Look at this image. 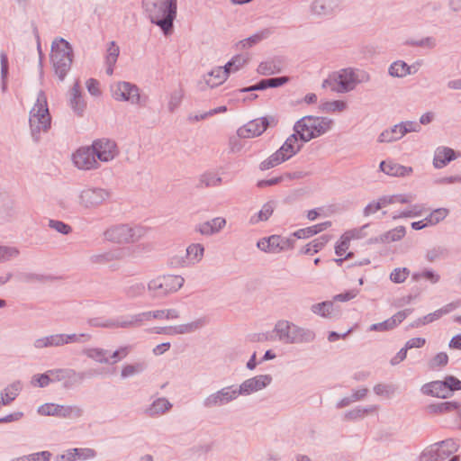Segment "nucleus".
<instances>
[{"label": "nucleus", "instance_id": "a18cd8bd", "mask_svg": "<svg viewBox=\"0 0 461 461\" xmlns=\"http://www.w3.org/2000/svg\"><path fill=\"white\" fill-rule=\"evenodd\" d=\"M406 234V230L403 226H398L394 229H392L383 234H381V239L385 241V243H390L393 241L401 240Z\"/></svg>", "mask_w": 461, "mask_h": 461}, {"label": "nucleus", "instance_id": "0e129e2a", "mask_svg": "<svg viewBox=\"0 0 461 461\" xmlns=\"http://www.w3.org/2000/svg\"><path fill=\"white\" fill-rule=\"evenodd\" d=\"M145 291V285L142 283H134L124 289V293L128 298H135L140 296Z\"/></svg>", "mask_w": 461, "mask_h": 461}, {"label": "nucleus", "instance_id": "4c0bfd02", "mask_svg": "<svg viewBox=\"0 0 461 461\" xmlns=\"http://www.w3.org/2000/svg\"><path fill=\"white\" fill-rule=\"evenodd\" d=\"M402 131L401 129V126L398 124H395L394 126L391 127L390 129L384 130L381 132V134L378 137L379 142H392L398 140L403 137Z\"/></svg>", "mask_w": 461, "mask_h": 461}, {"label": "nucleus", "instance_id": "052dcab7", "mask_svg": "<svg viewBox=\"0 0 461 461\" xmlns=\"http://www.w3.org/2000/svg\"><path fill=\"white\" fill-rule=\"evenodd\" d=\"M32 383L41 388L47 387L50 383H54L50 370L44 374L35 375L32 376Z\"/></svg>", "mask_w": 461, "mask_h": 461}, {"label": "nucleus", "instance_id": "f03ea898", "mask_svg": "<svg viewBox=\"0 0 461 461\" xmlns=\"http://www.w3.org/2000/svg\"><path fill=\"white\" fill-rule=\"evenodd\" d=\"M147 233L145 227L139 224L116 223L103 232L105 241L117 245H129L140 240Z\"/></svg>", "mask_w": 461, "mask_h": 461}, {"label": "nucleus", "instance_id": "cd10ccee", "mask_svg": "<svg viewBox=\"0 0 461 461\" xmlns=\"http://www.w3.org/2000/svg\"><path fill=\"white\" fill-rule=\"evenodd\" d=\"M456 158L454 149L448 147H438L434 153L433 166L438 169L443 168Z\"/></svg>", "mask_w": 461, "mask_h": 461}, {"label": "nucleus", "instance_id": "2f4dec72", "mask_svg": "<svg viewBox=\"0 0 461 461\" xmlns=\"http://www.w3.org/2000/svg\"><path fill=\"white\" fill-rule=\"evenodd\" d=\"M172 408V404L166 398H158L145 411L149 417H155L168 411Z\"/></svg>", "mask_w": 461, "mask_h": 461}, {"label": "nucleus", "instance_id": "39448f33", "mask_svg": "<svg viewBox=\"0 0 461 461\" xmlns=\"http://www.w3.org/2000/svg\"><path fill=\"white\" fill-rule=\"evenodd\" d=\"M333 121L328 117L304 116L294 125V131L299 134L303 142L310 141L329 131Z\"/></svg>", "mask_w": 461, "mask_h": 461}, {"label": "nucleus", "instance_id": "4be33fe9", "mask_svg": "<svg viewBox=\"0 0 461 461\" xmlns=\"http://www.w3.org/2000/svg\"><path fill=\"white\" fill-rule=\"evenodd\" d=\"M125 258L123 249H113L102 253L94 254L89 258L92 264L104 265L112 261L122 260Z\"/></svg>", "mask_w": 461, "mask_h": 461}, {"label": "nucleus", "instance_id": "6e6552de", "mask_svg": "<svg viewBox=\"0 0 461 461\" xmlns=\"http://www.w3.org/2000/svg\"><path fill=\"white\" fill-rule=\"evenodd\" d=\"M185 283L181 276L167 275L160 276L148 284V290L153 298H164L170 294L177 292Z\"/></svg>", "mask_w": 461, "mask_h": 461}, {"label": "nucleus", "instance_id": "2eb2a0df", "mask_svg": "<svg viewBox=\"0 0 461 461\" xmlns=\"http://www.w3.org/2000/svg\"><path fill=\"white\" fill-rule=\"evenodd\" d=\"M238 397L236 385L225 386L205 397L203 401V406L206 409L223 406L236 400Z\"/></svg>", "mask_w": 461, "mask_h": 461}, {"label": "nucleus", "instance_id": "ddd939ff", "mask_svg": "<svg viewBox=\"0 0 461 461\" xmlns=\"http://www.w3.org/2000/svg\"><path fill=\"white\" fill-rule=\"evenodd\" d=\"M204 248L202 244L193 243L185 249L184 256L176 255L170 258L169 263L173 267H188L203 259Z\"/></svg>", "mask_w": 461, "mask_h": 461}, {"label": "nucleus", "instance_id": "f257e3e1", "mask_svg": "<svg viewBox=\"0 0 461 461\" xmlns=\"http://www.w3.org/2000/svg\"><path fill=\"white\" fill-rule=\"evenodd\" d=\"M370 80V75L359 69L351 68L340 69L329 76L322 83V87L330 88L336 93H348L355 89L356 86Z\"/></svg>", "mask_w": 461, "mask_h": 461}, {"label": "nucleus", "instance_id": "c85d7f7f", "mask_svg": "<svg viewBox=\"0 0 461 461\" xmlns=\"http://www.w3.org/2000/svg\"><path fill=\"white\" fill-rule=\"evenodd\" d=\"M380 169L384 174L393 176H404L412 172L411 167H405L392 160L382 161L380 163Z\"/></svg>", "mask_w": 461, "mask_h": 461}, {"label": "nucleus", "instance_id": "603ef678", "mask_svg": "<svg viewBox=\"0 0 461 461\" xmlns=\"http://www.w3.org/2000/svg\"><path fill=\"white\" fill-rule=\"evenodd\" d=\"M448 250L444 247H435L426 253V258L429 262H434L438 259H444L447 258Z\"/></svg>", "mask_w": 461, "mask_h": 461}, {"label": "nucleus", "instance_id": "680f3d73", "mask_svg": "<svg viewBox=\"0 0 461 461\" xmlns=\"http://www.w3.org/2000/svg\"><path fill=\"white\" fill-rule=\"evenodd\" d=\"M87 323L91 327L95 328H107L113 329V319H105L102 317L90 318Z\"/></svg>", "mask_w": 461, "mask_h": 461}, {"label": "nucleus", "instance_id": "13d9d810", "mask_svg": "<svg viewBox=\"0 0 461 461\" xmlns=\"http://www.w3.org/2000/svg\"><path fill=\"white\" fill-rule=\"evenodd\" d=\"M135 314L128 316L127 318L121 317L120 319L113 320V329L117 328H122V329H129V328H134L138 327L139 322L135 321Z\"/></svg>", "mask_w": 461, "mask_h": 461}, {"label": "nucleus", "instance_id": "1a4fd4ad", "mask_svg": "<svg viewBox=\"0 0 461 461\" xmlns=\"http://www.w3.org/2000/svg\"><path fill=\"white\" fill-rule=\"evenodd\" d=\"M111 191L106 188L87 186L77 195L78 205L85 210H96L111 198Z\"/></svg>", "mask_w": 461, "mask_h": 461}, {"label": "nucleus", "instance_id": "c756f323", "mask_svg": "<svg viewBox=\"0 0 461 461\" xmlns=\"http://www.w3.org/2000/svg\"><path fill=\"white\" fill-rule=\"evenodd\" d=\"M298 137L299 134L294 131L278 149L279 153L283 154L287 160L299 152L302 148V145H298V140L300 139Z\"/></svg>", "mask_w": 461, "mask_h": 461}, {"label": "nucleus", "instance_id": "f8f14e48", "mask_svg": "<svg viewBox=\"0 0 461 461\" xmlns=\"http://www.w3.org/2000/svg\"><path fill=\"white\" fill-rule=\"evenodd\" d=\"M344 0H312L309 12L318 18H332L343 10Z\"/></svg>", "mask_w": 461, "mask_h": 461}, {"label": "nucleus", "instance_id": "7c9ffc66", "mask_svg": "<svg viewBox=\"0 0 461 461\" xmlns=\"http://www.w3.org/2000/svg\"><path fill=\"white\" fill-rule=\"evenodd\" d=\"M330 226L331 222L327 221L307 228L299 229L293 232L292 236L296 239H307L327 230Z\"/></svg>", "mask_w": 461, "mask_h": 461}, {"label": "nucleus", "instance_id": "bf43d9fd", "mask_svg": "<svg viewBox=\"0 0 461 461\" xmlns=\"http://www.w3.org/2000/svg\"><path fill=\"white\" fill-rule=\"evenodd\" d=\"M265 38V35L261 33H256L247 39H244L236 45L237 49L239 50H244L247 48H250L253 45L258 43L260 41H262Z\"/></svg>", "mask_w": 461, "mask_h": 461}, {"label": "nucleus", "instance_id": "9d476101", "mask_svg": "<svg viewBox=\"0 0 461 461\" xmlns=\"http://www.w3.org/2000/svg\"><path fill=\"white\" fill-rule=\"evenodd\" d=\"M459 445L453 438L435 443L421 453L420 461H444L457 451Z\"/></svg>", "mask_w": 461, "mask_h": 461}, {"label": "nucleus", "instance_id": "6e6d98bb", "mask_svg": "<svg viewBox=\"0 0 461 461\" xmlns=\"http://www.w3.org/2000/svg\"><path fill=\"white\" fill-rule=\"evenodd\" d=\"M20 251L15 247L0 246V262H6L17 258Z\"/></svg>", "mask_w": 461, "mask_h": 461}, {"label": "nucleus", "instance_id": "f3484780", "mask_svg": "<svg viewBox=\"0 0 461 461\" xmlns=\"http://www.w3.org/2000/svg\"><path fill=\"white\" fill-rule=\"evenodd\" d=\"M50 374L53 382H63L65 388H71L80 384L86 378V373L77 372L72 368L50 369Z\"/></svg>", "mask_w": 461, "mask_h": 461}, {"label": "nucleus", "instance_id": "338daca9", "mask_svg": "<svg viewBox=\"0 0 461 461\" xmlns=\"http://www.w3.org/2000/svg\"><path fill=\"white\" fill-rule=\"evenodd\" d=\"M380 201H381L383 207H385L388 204H392V203H407L410 202V200L404 194L382 196V197H380Z\"/></svg>", "mask_w": 461, "mask_h": 461}, {"label": "nucleus", "instance_id": "a19ab883", "mask_svg": "<svg viewBox=\"0 0 461 461\" xmlns=\"http://www.w3.org/2000/svg\"><path fill=\"white\" fill-rule=\"evenodd\" d=\"M257 71L260 75L270 76L281 72V66L276 60H267L258 65Z\"/></svg>", "mask_w": 461, "mask_h": 461}, {"label": "nucleus", "instance_id": "0eeeda50", "mask_svg": "<svg viewBox=\"0 0 461 461\" xmlns=\"http://www.w3.org/2000/svg\"><path fill=\"white\" fill-rule=\"evenodd\" d=\"M274 332H276L278 339L285 344L309 343L315 339L313 330L298 327L288 321H277Z\"/></svg>", "mask_w": 461, "mask_h": 461}, {"label": "nucleus", "instance_id": "49530a36", "mask_svg": "<svg viewBox=\"0 0 461 461\" xmlns=\"http://www.w3.org/2000/svg\"><path fill=\"white\" fill-rule=\"evenodd\" d=\"M334 304L330 301L315 303L312 306V312L322 317H331Z\"/></svg>", "mask_w": 461, "mask_h": 461}, {"label": "nucleus", "instance_id": "393cba45", "mask_svg": "<svg viewBox=\"0 0 461 461\" xmlns=\"http://www.w3.org/2000/svg\"><path fill=\"white\" fill-rule=\"evenodd\" d=\"M257 247L264 252L278 254L282 252V236L271 235L262 238L257 242Z\"/></svg>", "mask_w": 461, "mask_h": 461}, {"label": "nucleus", "instance_id": "20e7f679", "mask_svg": "<svg viewBox=\"0 0 461 461\" xmlns=\"http://www.w3.org/2000/svg\"><path fill=\"white\" fill-rule=\"evenodd\" d=\"M29 123L32 136L36 142L40 140L41 132H47L50 129L51 116L46 94L42 90L38 93L36 102L30 111Z\"/></svg>", "mask_w": 461, "mask_h": 461}, {"label": "nucleus", "instance_id": "09e8293b", "mask_svg": "<svg viewBox=\"0 0 461 461\" xmlns=\"http://www.w3.org/2000/svg\"><path fill=\"white\" fill-rule=\"evenodd\" d=\"M184 98V90L179 88L177 90L173 91L169 95L167 109L170 113H174L181 104L182 100Z\"/></svg>", "mask_w": 461, "mask_h": 461}, {"label": "nucleus", "instance_id": "72a5a7b5", "mask_svg": "<svg viewBox=\"0 0 461 461\" xmlns=\"http://www.w3.org/2000/svg\"><path fill=\"white\" fill-rule=\"evenodd\" d=\"M105 57L106 74L112 76L113 74V68L117 62V59L120 53L119 46L115 41H111L108 45Z\"/></svg>", "mask_w": 461, "mask_h": 461}, {"label": "nucleus", "instance_id": "7ed1b4c3", "mask_svg": "<svg viewBox=\"0 0 461 461\" xmlns=\"http://www.w3.org/2000/svg\"><path fill=\"white\" fill-rule=\"evenodd\" d=\"M143 7L150 22L160 29H172L176 4L170 0H143Z\"/></svg>", "mask_w": 461, "mask_h": 461}, {"label": "nucleus", "instance_id": "9b49d317", "mask_svg": "<svg viewBox=\"0 0 461 461\" xmlns=\"http://www.w3.org/2000/svg\"><path fill=\"white\" fill-rule=\"evenodd\" d=\"M111 94L114 100L128 102L134 105H144L140 88L132 83L121 81L111 86Z\"/></svg>", "mask_w": 461, "mask_h": 461}, {"label": "nucleus", "instance_id": "ea45409f", "mask_svg": "<svg viewBox=\"0 0 461 461\" xmlns=\"http://www.w3.org/2000/svg\"><path fill=\"white\" fill-rule=\"evenodd\" d=\"M287 159L284 157V155L279 153L277 149L275 153H273L271 156H269L267 159L263 160L259 164V169L262 171L268 170L282 164Z\"/></svg>", "mask_w": 461, "mask_h": 461}, {"label": "nucleus", "instance_id": "774afa93", "mask_svg": "<svg viewBox=\"0 0 461 461\" xmlns=\"http://www.w3.org/2000/svg\"><path fill=\"white\" fill-rule=\"evenodd\" d=\"M444 382L446 383V386L450 396L455 391L461 390V380L457 379L454 375H447Z\"/></svg>", "mask_w": 461, "mask_h": 461}, {"label": "nucleus", "instance_id": "aec40b11", "mask_svg": "<svg viewBox=\"0 0 461 461\" xmlns=\"http://www.w3.org/2000/svg\"><path fill=\"white\" fill-rule=\"evenodd\" d=\"M269 125L270 121L267 117H260L239 128L237 134L239 137L244 139L258 137L266 131Z\"/></svg>", "mask_w": 461, "mask_h": 461}, {"label": "nucleus", "instance_id": "864d4df0", "mask_svg": "<svg viewBox=\"0 0 461 461\" xmlns=\"http://www.w3.org/2000/svg\"><path fill=\"white\" fill-rule=\"evenodd\" d=\"M347 104L341 100L325 102L321 104V109L326 113L342 112L346 110Z\"/></svg>", "mask_w": 461, "mask_h": 461}, {"label": "nucleus", "instance_id": "6ab92c4d", "mask_svg": "<svg viewBox=\"0 0 461 461\" xmlns=\"http://www.w3.org/2000/svg\"><path fill=\"white\" fill-rule=\"evenodd\" d=\"M272 382L269 375H259L245 380L239 387L236 386L238 395H249L252 393L262 390Z\"/></svg>", "mask_w": 461, "mask_h": 461}, {"label": "nucleus", "instance_id": "5701e85b", "mask_svg": "<svg viewBox=\"0 0 461 461\" xmlns=\"http://www.w3.org/2000/svg\"><path fill=\"white\" fill-rule=\"evenodd\" d=\"M230 73L223 67H216L203 76L205 84L211 87H216L224 83Z\"/></svg>", "mask_w": 461, "mask_h": 461}, {"label": "nucleus", "instance_id": "bb28decb", "mask_svg": "<svg viewBox=\"0 0 461 461\" xmlns=\"http://www.w3.org/2000/svg\"><path fill=\"white\" fill-rule=\"evenodd\" d=\"M96 456V452L93 448L84 447V448H70L66 451L63 455L59 456L60 461H75L77 459L79 460H87L94 458Z\"/></svg>", "mask_w": 461, "mask_h": 461}, {"label": "nucleus", "instance_id": "b1692460", "mask_svg": "<svg viewBox=\"0 0 461 461\" xmlns=\"http://www.w3.org/2000/svg\"><path fill=\"white\" fill-rule=\"evenodd\" d=\"M421 393L426 395H430L437 398L446 399L450 397L447 392L446 383L443 381H432L425 384L421 387Z\"/></svg>", "mask_w": 461, "mask_h": 461}, {"label": "nucleus", "instance_id": "3c124183", "mask_svg": "<svg viewBox=\"0 0 461 461\" xmlns=\"http://www.w3.org/2000/svg\"><path fill=\"white\" fill-rule=\"evenodd\" d=\"M18 393H19V385L18 384H12V385L6 387L1 393L2 404L8 405L9 403H11L17 397Z\"/></svg>", "mask_w": 461, "mask_h": 461}, {"label": "nucleus", "instance_id": "c03bdc74", "mask_svg": "<svg viewBox=\"0 0 461 461\" xmlns=\"http://www.w3.org/2000/svg\"><path fill=\"white\" fill-rule=\"evenodd\" d=\"M108 351L99 348H91L84 350V354L99 363L108 364L110 363L109 358L107 357Z\"/></svg>", "mask_w": 461, "mask_h": 461}, {"label": "nucleus", "instance_id": "de8ad7c7", "mask_svg": "<svg viewBox=\"0 0 461 461\" xmlns=\"http://www.w3.org/2000/svg\"><path fill=\"white\" fill-rule=\"evenodd\" d=\"M376 411V406H368L366 408L357 407L345 413V419L347 420H357L365 417L367 413Z\"/></svg>", "mask_w": 461, "mask_h": 461}, {"label": "nucleus", "instance_id": "8fccbe9b", "mask_svg": "<svg viewBox=\"0 0 461 461\" xmlns=\"http://www.w3.org/2000/svg\"><path fill=\"white\" fill-rule=\"evenodd\" d=\"M448 212L449 211L447 208L435 209L426 217V221L430 226L436 225L443 221L448 215Z\"/></svg>", "mask_w": 461, "mask_h": 461}, {"label": "nucleus", "instance_id": "412c9836", "mask_svg": "<svg viewBox=\"0 0 461 461\" xmlns=\"http://www.w3.org/2000/svg\"><path fill=\"white\" fill-rule=\"evenodd\" d=\"M411 312V309H405L403 311H400L391 318L382 322L372 324L368 330L370 331H387L393 330L400 323H402Z\"/></svg>", "mask_w": 461, "mask_h": 461}, {"label": "nucleus", "instance_id": "c9c22d12", "mask_svg": "<svg viewBox=\"0 0 461 461\" xmlns=\"http://www.w3.org/2000/svg\"><path fill=\"white\" fill-rule=\"evenodd\" d=\"M249 59L250 55L248 52L237 54L224 65V68L228 69L230 73L236 72L247 64Z\"/></svg>", "mask_w": 461, "mask_h": 461}, {"label": "nucleus", "instance_id": "f704fd0d", "mask_svg": "<svg viewBox=\"0 0 461 461\" xmlns=\"http://www.w3.org/2000/svg\"><path fill=\"white\" fill-rule=\"evenodd\" d=\"M330 240L329 235H321L319 238L312 240L305 246H303L301 249V253L303 255H310V254H315L318 253L320 250H321L324 246L328 243Z\"/></svg>", "mask_w": 461, "mask_h": 461}, {"label": "nucleus", "instance_id": "e433bc0d", "mask_svg": "<svg viewBox=\"0 0 461 461\" xmlns=\"http://www.w3.org/2000/svg\"><path fill=\"white\" fill-rule=\"evenodd\" d=\"M416 70H412V67L402 60L393 62L389 68V74L393 77H402L407 75L415 73Z\"/></svg>", "mask_w": 461, "mask_h": 461}, {"label": "nucleus", "instance_id": "37998d69", "mask_svg": "<svg viewBox=\"0 0 461 461\" xmlns=\"http://www.w3.org/2000/svg\"><path fill=\"white\" fill-rule=\"evenodd\" d=\"M274 212V203L273 202L266 203L261 210L255 215L250 218V223L256 224L259 221H267L269 217L273 214Z\"/></svg>", "mask_w": 461, "mask_h": 461}, {"label": "nucleus", "instance_id": "79ce46f5", "mask_svg": "<svg viewBox=\"0 0 461 461\" xmlns=\"http://www.w3.org/2000/svg\"><path fill=\"white\" fill-rule=\"evenodd\" d=\"M222 182L221 177L213 172H205L200 176L199 185L200 187H215L219 186Z\"/></svg>", "mask_w": 461, "mask_h": 461}, {"label": "nucleus", "instance_id": "58836bf2", "mask_svg": "<svg viewBox=\"0 0 461 461\" xmlns=\"http://www.w3.org/2000/svg\"><path fill=\"white\" fill-rule=\"evenodd\" d=\"M460 404L457 402H443L430 404L428 410L430 413H446L459 410Z\"/></svg>", "mask_w": 461, "mask_h": 461}, {"label": "nucleus", "instance_id": "4d7b16f0", "mask_svg": "<svg viewBox=\"0 0 461 461\" xmlns=\"http://www.w3.org/2000/svg\"><path fill=\"white\" fill-rule=\"evenodd\" d=\"M421 278L429 281L431 284H437L440 279V276L434 272L433 270L429 269H426L422 272L414 273L412 275V279L414 281H419Z\"/></svg>", "mask_w": 461, "mask_h": 461}, {"label": "nucleus", "instance_id": "a878e982", "mask_svg": "<svg viewBox=\"0 0 461 461\" xmlns=\"http://www.w3.org/2000/svg\"><path fill=\"white\" fill-rule=\"evenodd\" d=\"M69 105L76 114L82 116L86 104L81 95L79 82L77 81L70 90Z\"/></svg>", "mask_w": 461, "mask_h": 461}, {"label": "nucleus", "instance_id": "5fc2aeb1", "mask_svg": "<svg viewBox=\"0 0 461 461\" xmlns=\"http://www.w3.org/2000/svg\"><path fill=\"white\" fill-rule=\"evenodd\" d=\"M146 368L144 363H136L133 365H125L121 372L122 378H127L134 375L135 374L141 373Z\"/></svg>", "mask_w": 461, "mask_h": 461}, {"label": "nucleus", "instance_id": "473e14b6", "mask_svg": "<svg viewBox=\"0 0 461 461\" xmlns=\"http://www.w3.org/2000/svg\"><path fill=\"white\" fill-rule=\"evenodd\" d=\"M207 322V318L202 317L189 323L176 325L174 331L176 335L193 333L204 327Z\"/></svg>", "mask_w": 461, "mask_h": 461}, {"label": "nucleus", "instance_id": "69168bd1", "mask_svg": "<svg viewBox=\"0 0 461 461\" xmlns=\"http://www.w3.org/2000/svg\"><path fill=\"white\" fill-rule=\"evenodd\" d=\"M17 277L23 283L44 282L47 280V276L36 273H20Z\"/></svg>", "mask_w": 461, "mask_h": 461}, {"label": "nucleus", "instance_id": "4468645a", "mask_svg": "<svg viewBox=\"0 0 461 461\" xmlns=\"http://www.w3.org/2000/svg\"><path fill=\"white\" fill-rule=\"evenodd\" d=\"M38 413L42 416L76 419L83 415V410L77 405L66 406L55 403H44L38 408Z\"/></svg>", "mask_w": 461, "mask_h": 461}, {"label": "nucleus", "instance_id": "423d86ee", "mask_svg": "<svg viewBox=\"0 0 461 461\" xmlns=\"http://www.w3.org/2000/svg\"><path fill=\"white\" fill-rule=\"evenodd\" d=\"M51 63L55 74L63 81L71 68L73 51L69 43L64 39L55 40L51 46Z\"/></svg>", "mask_w": 461, "mask_h": 461}, {"label": "nucleus", "instance_id": "e2e57ef3", "mask_svg": "<svg viewBox=\"0 0 461 461\" xmlns=\"http://www.w3.org/2000/svg\"><path fill=\"white\" fill-rule=\"evenodd\" d=\"M410 275V270L407 267L395 268L390 275V279L395 284L403 283Z\"/></svg>", "mask_w": 461, "mask_h": 461}, {"label": "nucleus", "instance_id": "a211bd4d", "mask_svg": "<svg viewBox=\"0 0 461 461\" xmlns=\"http://www.w3.org/2000/svg\"><path fill=\"white\" fill-rule=\"evenodd\" d=\"M91 147L95 151V156L97 161L109 162L118 155L115 141L109 139L95 140Z\"/></svg>", "mask_w": 461, "mask_h": 461}, {"label": "nucleus", "instance_id": "dca6fc26", "mask_svg": "<svg viewBox=\"0 0 461 461\" xmlns=\"http://www.w3.org/2000/svg\"><path fill=\"white\" fill-rule=\"evenodd\" d=\"M95 152L91 146L79 148L72 156L75 167L81 170L97 169L100 164L95 158Z\"/></svg>", "mask_w": 461, "mask_h": 461}]
</instances>
